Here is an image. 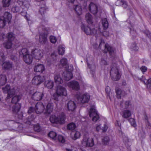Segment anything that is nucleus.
Segmentation results:
<instances>
[{"label":"nucleus","mask_w":151,"mask_h":151,"mask_svg":"<svg viewBox=\"0 0 151 151\" xmlns=\"http://www.w3.org/2000/svg\"><path fill=\"white\" fill-rule=\"evenodd\" d=\"M2 90L4 93H7V99L12 97L18 92V88L16 86L10 87L9 85H6L2 88Z\"/></svg>","instance_id":"nucleus-1"},{"label":"nucleus","mask_w":151,"mask_h":151,"mask_svg":"<svg viewBox=\"0 0 151 151\" xmlns=\"http://www.w3.org/2000/svg\"><path fill=\"white\" fill-rule=\"evenodd\" d=\"M110 72L111 77L112 79L114 81L119 80L120 78L118 66L115 63H113L111 66Z\"/></svg>","instance_id":"nucleus-2"},{"label":"nucleus","mask_w":151,"mask_h":151,"mask_svg":"<svg viewBox=\"0 0 151 151\" xmlns=\"http://www.w3.org/2000/svg\"><path fill=\"white\" fill-rule=\"evenodd\" d=\"M100 49H104V52H108L110 55L113 56L115 54V49L108 44H105L104 41L101 40L99 46Z\"/></svg>","instance_id":"nucleus-3"},{"label":"nucleus","mask_w":151,"mask_h":151,"mask_svg":"<svg viewBox=\"0 0 151 151\" xmlns=\"http://www.w3.org/2000/svg\"><path fill=\"white\" fill-rule=\"evenodd\" d=\"M76 97L78 102L82 104L88 103L90 98L89 95L87 93L81 94L80 93H78Z\"/></svg>","instance_id":"nucleus-4"},{"label":"nucleus","mask_w":151,"mask_h":151,"mask_svg":"<svg viewBox=\"0 0 151 151\" xmlns=\"http://www.w3.org/2000/svg\"><path fill=\"white\" fill-rule=\"evenodd\" d=\"M65 70H66L63 73V76L65 80L69 81L73 77L72 73V71L73 70V65H70L68 66V69Z\"/></svg>","instance_id":"nucleus-5"},{"label":"nucleus","mask_w":151,"mask_h":151,"mask_svg":"<svg viewBox=\"0 0 151 151\" xmlns=\"http://www.w3.org/2000/svg\"><path fill=\"white\" fill-rule=\"evenodd\" d=\"M89 114V116L92 118V120L93 121L96 122L99 119V115L95 109L94 106H92L91 107Z\"/></svg>","instance_id":"nucleus-6"},{"label":"nucleus","mask_w":151,"mask_h":151,"mask_svg":"<svg viewBox=\"0 0 151 151\" xmlns=\"http://www.w3.org/2000/svg\"><path fill=\"white\" fill-rule=\"evenodd\" d=\"M83 145L86 147H92L94 145L93 139L87 136H84L82 141Z\"/></svg>","instance_id":"nucleus-7"},{"label":"nucleus","mask_w":151,"mask_h":151,"mask_svg":"<svg viewBox=\"0 0 151 151\" xmlns=\"http://www.w3.org/2000/svg\"><path fill=\"white\" fill-rule=\"evenodd\" d=\"M81 29L87 35H95L97 33V31L95 29H91L89 27L83 24L81 26Z\"/></svg>","instance_id":"nucleus-8"},{"label":"nucleus","mask_w":151,"mask_h":151,"mask_svg":"<svg viewBox=\"0 0 151 151\" xmlns=\"http://www.w3.org/2000/svg\"><path fill=\"white\" fill-rule=\"evenodd\" d=\"M31 53L33 57L36 59L40 60L43 56L42 51L40 49H33Z\"/></svg>","instance_id":"nucleus-9"},{"label":"nucleus","mask_w":151,"mask_h":151,"mask_svg":"<svg viewBox=\"0 0 151 151\" xmlns=\"http://www.w3.org/2000/svg\"><path fill=\"white\" fill-rule=\"evenodd\" d=\"M56 93L58 96H66L67 94V90L65 87L59 85L56 87Z\"/></svg>","instance_id":"nucleus-10"},{"label":"nucleus","mask_w":151,"mask_h":151,"mask_svg":"<svg viewBox=\"0 0 151 151\" xmlns=\"http://www.w3.org/2000/svg\"><path fill=\"white\" fill-rule=\"evenodd\" d=\"M44 105L40 102L37 103L35 108V110L37 114H40L44 112Z\"/></svg>","instance_id":"nucleus-11"},{"label":"nucleus","mask_w":151,"mask_h":151,"mask_svg":"<svg viewBox=\"0 0 151 151\" xmlns=\"http://www.w3.org/2000/svg\"><path fill=\"white\" fill-rule=\"evenodd\" d=\"M44 95V94L43 92L36 91L33 94L32 98L34 101H40L42 99Z\"/></svg>","instance_id":"nucleus-12"},{"label":"nucleus","mask_w":151,"mask_h":151,"mask_svg":"<svg viewBox=\"0 0 151 151\" xmlns=\"http://www.w3.org/2000/svg\"><path fill=\"white\" fill-rule=\"evenodd\" d=\"M67 86L73 89L78 91L80 89L79 83L76 81H73L68 83Z\"/></svg>","instance_id":"nucleus-13"},{"label":"nucleus","mask_w":151,"mask_h":151,"mask_svg":"<svg viewBox=\"0 0 151 151\" xmlns=\"http://www.w3.org/2000/svg\"><path fill=\"white\" fill-rule=\"evenodd\" d=\"M44 80L43 77L40 76H36L34 77L32 80L33 84L37 85L41 84Z\"/></svg>","instance_id":"nucleus-14"},{"label":"nucleus","mask_w":151,"mask_h":151,"mask_svg":"<svg viewBox=\"0 0 151 151\" xmlns=\"http://www.w3.org/2000/svg\"><path fill=\"white\" fill-rule=\"evenodd\" d=\"M17 2L21 6L22 9L25 8L27 9L29 5V2L27 0H17Z\"/></svg>","instance_id":"nucleus-15"},{"label":"nucleus","mask_w":151,"mask_h":151,"mask_svg":"<svg viewBox=\"0 0 151 151\" xmlns=\"http://www.w3.org/2000/svg\"><path fill=\"white\" fill-rule=\"evenodd\" d=\"M89 9L91 12L93 14H96L98 12V5L93 3H91L89 5Z\"/></svg>","instance_id":"nucleus-16"},{"label":"nucleus","mask_w":151,"mask_h":151,"mask_svg":"<svg viewBox=\"0 0 151 151\" xmlns=\"http://www.w3.org/2000/svg\"><path fill=\"white\" fill-rule=\"evenodd\" d=\"M67 107L70 111H73L76 108V105L75 102L72 101H70L67 104Z\"/></svg>","instance_id":"nucleus-17"},{"label":"nucleus","mask_w":151,"mask_h":151,"mask_svg":"<svg viewBox=\"0 0 151 151\" xmlns=\"http://www.w3.org/2000/svg\"><path fill=\"white\" fill-rule=\"evenodd\" d=\"M35 72L42 73L45 70L44 66L42 64H38L36 65L34 68Z\"/></svg>","instance_id":"nucleus-18"},{"label":"nucleus","mask_w":151,"mask_h":151,"mask_svg":"<svg viewBox=\"0 0 151 151\" xmlns=\"http://www.w3.org/2000/svg\"><path fill=\"white\" fill-rule=\"evenodd\" d=\"M92 60L93 58L91 57H90V58H87L88 66L91 70L92 72H93L95 69L96 67L95 65L93 63Z\"/></svg>","instance_id":"nucleus-19"},{"label":"nucleus","mask_w":151,"mask_h":151,"mask_svg":"<svg viewBox=\"0 0 151 151\" xmlns=\"http://www.w3.org/2000/svg\"><path fill=\"white\" fill-rule=\"evenodd\" d=\"M47 36L45 32L41 33L39 37V42L42 44H45L47 40Z\"/></svg>","instance_id":"nucleus-20"},{"label":"nucleus","mask_w":151,"mask_h":151,"mask_svg":"<svg viewBox=\"0 0 151 151\" xmlns=\"http://www.w3.org/2000/svg\"><path fill=\"white\" fill-rule=\"evenodd\" d=\"M54 78L55 82L56 84H60L63 83V80L60 74H55L54 76Z\"/></svg>","instance_id":"nucleus-21"},{"label":"nucleus","mask_w":151,"mask_h":151,"mask_svg":"<svg viewBox=\"0 0 151 151\" xmlns=\"http://www.w3.org/2000/svg\"><path fill=\"white\" fill-rule=\"evenodd\" d=\"M53 106L52 104H48L46 106V108L44 109V113L46 114H50L52 111Z\"/></svg>","instance_id":"nucleus-22"},{"label":"nucleus","mask_w":151,"mask_h":151,"mask_svg":"<svg viewBox=\"0 0 151 151\" xmlns=\"http://www.w3.org/2000/svg\"><path fill=\"white\" fill-rule=\"evenodd\" d=\"M58 123L62 124L65 123V116L64 113H62L58 116Z\"/></svg>","instance_id":"nucleus-23"},{"label":"nucleus","mask_w":151,"mask_h":151,"mask_svg":"<svg viewBox=\"0 0 151 151\" xmlns=\"http://www.w3.org/2000/svg\"><path fill=\"white\" fill-rule=\"evenodd\" d=\"M70 65H68V60L65 58H63L60 61V65L65 68V69H68V66Z\"/></svg>","instance_id":"nucleus-24"},{"label":"nucleus","mask_w":151,"mask_h":151,"mask_svg":"<svg viewBox=\"0 0 151 151\" xmlns=\"http://www.w3.org/2000/svg\"><path fill=\"white\" fill-rule=\"evenodd\" d=\"M4 19L6 20V22L9 23L10 22L12 18V14L8 12H6L4 14V16L1 17Z\"/></svg>","instance_id":"nucleus-25"},{"label":"nucleus","mask_w":151,"mask_h":151,"mask_svg":"<svg viewBox=\"0 0 151 151\" xmlns=\"http://www.w3.org/2000/svg\"><path fill=\"white\" fill-rule=\"evenodd\" d=\"M2 66L5 70H10L12 68V64L9 61H6L3 63Z\"/></svg>","instance_id":"nucleus-26"},{"label":"nucleus","mask_w":151,"mask_h":151,"mask_svg":"<svg viewBox=\"0 0 151 151\" xmlns=\"http://www.w3.org/2000/svg\"><path fill=\"white\" fill-rule=\"evenodd\" d=\"M19 53L20 55L23 58L29 54V51L27 48H25L21 49L19 52Z\"/></svg>","instance_id":"nucleus-27"},{"label":"nucleus","mask_w":151,"mask_h":151,"mask_svg":"<svg viewBox=\"0 0 151 151\" xmlns=\"http://www.w3.org/2000/svg\"><path fill=\"white\" fill-rule=\"evenodd\" d=\"M24 61L26 63L28 64L31 63L32 61V55L30 54L23 58Z\"/></svg>","instance_id":"nucleus-28"},{"label":"nucleus","mask_w":151,"mask_h":151,"mask_svg":"<svg viewBox=\"0 0 151 151\" xmlns=\"http://www.w3.org/2000/svg\"><path fill=\"white\" fill-rule=\"evenodd\" d=\"M116 92L117 95V97L119 99L122 96H123L125 95V92L123 91H122L119 88H116Z\"/></svg>","instance_id":"nucleus-29"},{"label":"nucleus","mask_w":151,"mask_h":151,"mask_svg":"<svg viewBox=\"0 0 151 151\" xmlns=\"http://www.w3.org/2000/svg\"><path fill=\"white\" fill-rule=\"evenodd\" d=\"M17 93L12 97V103L16 104L21 99L22 96L20 95H16Z\"/></svg>","instance_id":"nucleus-30"},{"label":"nucleus","mask_w":151,"mask_h":151,"mask_svg":"<svg viewBox=\"0 0 151 151\" xmlns=\"http://www.w3.org/2000/svg\"><path fill=\"white\" fill-rule=\"evenodd\" d=\"M45 86L48 88L52 89L54 86V82L50 80H47L45 82Z\"/></svg>","instance_id":"nucleus-31"},{"label":"nucleus","mask_w":151,"mask_h":151,"mask_svg":"<svg viewBox=\"0 0 151 151\" xmlns=\"http://www.w3.org/2000/svg\"><path fill=\"white\" fill-rule=\"evenodd\" d=\"M71 136L73 139L76 140L80 137L81 134L79 132L75 131L71 133Z\"/></svg>","instance_id":"nucleus-32"},{"label":"nucleus","mask_w":151,"mask_h":151,"mask_svg":"<svg viewBox=\"0 0 151 151\" xmlns=\"http://www.w3.org/2000/svg\"><path fill=\"white\" fill-rule=\"evenodd\" d=\"M73 9L76 13L78 15H80L82 13V9L81 6L79 5L74 6Z\"/></svg>","instance_id":"nucleus-33"},{"label":"nucleus","mask_w":151,"mask_h":151,"mask_svg":"<svg viewBox=\"0 0 151 151\" xmlns=\"http://www.w3.org/2000/svg\"><path fill=\"white\" fill-rule=\"evenodd\" d=\"M7 79L5 75H0V86L4 85L6 82Z\"/></svg>","instance_id":"nucleus-34"},{"label":"nucleus","mask_w":151,"mask_h":151,"mask_svg":"<svg viewBox=\"0 0 151 151\" xmlns=\"http://www.w3.org/2000/svg\"><path fill=\"white\" fill-rule=\"evenodd\" d=\"M20 106L19 104H15L12 107V111L14 114H17L19 111L20 108Z\"/></svg>","instance_id":"nucleus-35"},{"label":"nucleus","mask_w":151,"mask_h":151,"mask_svg":"<svg viewBox=\"0 0 151 151\" xmlns=\"http://www.w3.org/2000/svg\"><path fill=\"white\" fill-rule=\"evenodd\" d=\"M102 26L104 29H107L109 26V23L107 19L106 18H104L102 19Z\"/></svg>","instance_id":"nucleus-36"},{"label":"nucleus","mask_w":151,"mask_h":151,"mask_svg":"<svg viewBox=\"0 0 151 151\" xmlns=\"http://www.w3.org/2000/svg\"><path fill=\"white\" fill-rule=\"evenodd\" d=\"M6 37L8 40L12 42L15 38V35L12 32H10L7 34Z\"/></svg>","instance_id":"nucleus-37"},{"label":"nucleus","mask_w":151,"mask_h":151,"mask_svg":"<svg viewBox=\"0 0 151 151\" xmlns=\"http://www.w3.org/2000/svg\"><path fill=\"white\" fill-rule=\"evenodd\" d=\"M12 42L8 40L5 42L3 43L4 47L7 49H10L12 47Z\"/></svg>","instance_id":"nucleus-38"},{"label":"nucleus","mask_w":151,"mask_h":151,"mask_svg":"<svg viewBox=\"0 0 151 151\" xmlns=\"http://www.w3.org/2000/svg\"><path fill=\"white\" fill-rule=\"evenodd\" d=\"M131 114L130 111L129 110H126L123 111L122 116L124 118H127L131 116Z\"/></svg>","instance_id":"nucleus-39"},{"label":"nucleus","mask_w":151,"mask_h":151,"mask_svg":"<svg viewBox=\"0 0 151 151\" xmlns=\"http://www.w3.org/2000/svg\"><path fill=\"white\" fill-rule=\"evenodd\" d=\"M50 120L52 123H58V116H56L54 115H52L50 116Z\"/></svg>","instance_id":"nucleus-40"},{"label":"nucleus","mask_w":151,"mask_h":151,"mask_svg":"<svg viewBox=\"0 0 151 151\" xmlns=\"http://www.w3.org/2000/svg\"><path fill=\"white\" fill-rule=\"evenodd\" d=\"M86 18L88 24H91L92 23V16L89 13H88L86 14Z\"/></svg>","instance_id":"nucleus-41"},{"label":"nucleus","mask_w":151,"mask_h":151,"mask_svg":"<svg viewBox=\"0 0 151 151\" xmlns=\"http://www.w3.org/2000/svg\"><path fill=\"white\" fill-rule=\"evenodd\" d=\"M11 0H2V3L3 7H9L11 4Z\"/></svg>","instance_id":"nucleus-42"},{"label":"nucleus","mask_w":151,"mask_h":151,"mask_svg":"<svg viewBox=\"0 0 151 151\" xmlns=\"http://www.w3.org/2000/svg\"><path fill=\"white\" fill-rule=\"evenodd\" d=\"M76 128V126L75 124L73 123H71L68 124L67 127L68 129L73 130Z\"/></svg>","instance_id":"nucleus-43"},{"label":"nucleus","mask_w":151,"mask_h":151,"mask_svg":"<svg viewBox=\"0 0 151 151\" xmlns=\"http://www.w3.org/2000/svg\"><path fill=\"white\" fill-rule=\"evenodd\" d=\"M58 51L59 54L63 55L65 51V47L62 45H60L58 47Z\"/></svg>","instance_id":"nucleus-44"},{"label":"nucleus","mask_w":151,"mask_h":151,"mask_svg":"<svg viewBox=\"0 0 151 151\" xmlns=\"http://www.w3.org/2000/svg\"><path fill=\"white\" fill-rule=\"evenodd\" d=\"M49 137L53 139H55L56 138L57 134L56 133L53 131L50 132L48 134Z\"/></svg>","instance_id":"nucleus-45"},{"label":"nucleus","mask_w":151,"mask_h":151,"mask_svg":"<svg viewBox=\"0 0 151 151\" xmlns=\"http://www.w3.org/2000/svg\"><path fill=\"white\" fill-rule=\"evenodd\" d=\"M21 8H22L21 6H15L12 8V10L14 12H18L20 11Z\"/></svg>","instance_id":"nucleus-46"},{"label":"nucleus","mask_w":151,"mask_h":151,"mask_svg":"<svg viewBox=\"0 0 151 151\" xmlns=\"http://www.w3.org/2000/svg\"><path fill=\"white\" fill-rule=\"evenodd\" d=\"M140 80L141 81H143L145 84L150 86L151 85V78L147 80L142 78Z\"/></svg>","instance_id":"nucleus-47"},{"label":"nucleus","mask_w":151,"mask_h":151,"mask_svg":"<svg viewBox=\"0 0 151 151\" xmlns=\"http://www.w3.org/2000/svg\"><path fill=\"white\" fill-rule=\"evenodd\" d=\"M6 20L4 19L1 17L0 18V27L3 28L4 27L6 24Z\"/></svg>","instance_id":"nucleus-48"},{"label":"nucleus","mask_w":151,"mask_h":151,"mask_svg":"<svg viewBox=\"0 0 151 151\" xmlns=\"http://www.w3.org/2000/svg\"><path fill=\"white\" fill-rule=\"evenodd\" d=\"M21 14L24 17L27 21H29L30 20L29 15L28 14H27V12L25 11H22Z\"/></svg>","instance_id":"nucleus-49"},{"label":"nucleus","mask_w":151,"mask_h":151,"mask_svg":"<svg viewBox=\"0 0 151 151\" xmlns=\"http://www.w3.org/2000/svg\"><path fill=\"white\" fill-rule=\"evenodd\" d=\"M123 140L124 143L126 145H129L130 143L129 141V139L127 137H124L123 138Z\"/></svg>","instance_id":"nucleus-50"},{"label":"nucleus","mask_w":151,"mask_h":151,"mask_svg":"<svg viewBox=\"0 0 151 151\" xmlns=\"http://www.w3.org/2000/svg\"><path fill=\"white\" fill-rule=\"evenodd\" d=\"M110 140V138L107 136H105L103 139L102 141L104 145H107Z\"/></svg>","instance_id":"nucleus-51"},{"label":"nucleus","mask_w":151,"mask_h":151,"mask_svg":"<svg viewBox=\"0 0 151 151\" xmlns=\"http://www.w3.org/2000/svg\"><path fill=\"white\" fill-rule=\"evenodd\" d=\"M49 39L51 42L52 43H55L57 41V38L53 36H51L49 37Z\"/></svg>","instance_id":"nucleus-52"},{"label":"nucleus","mask_w":151,"mask_h":151,"mask_svg":"<svg viewBox=\"0 0 151 151\" xmlns=\"http://www.w3.org/2000/svg\"><path fill=\"white\" fill-rule=\"evenodd\" d=\"M129 121L131 124L132 126L134 127H135L136 126V124L135 123V121L134 119L133 118H130L129 120Z\"/></svg>","instance_id":"nucleus-53"},{"label":"nucleus","mask_w":151,"mask_h":151,"mask_svg":"<svg viewBox=\"0 0 151 151\" xmlns=\"http://www.w3.org/2000/svg\"><path fill=\"white\" fill-rule=\"evenodd\" d=\"M131 49L137 51L138 50V47L137 46L136 43H133L130 47Z\"/></svg>","instance_id":"nucleus-54"},{"label":"nucleus","mask_w":151,"mask_h":151,"mask_svg":"<svg viewBox=\"0 0 151 151\" xmlns=\"http://www.w3.org/2000/svg\"><path fill=\"white\" fill-rule=\"evenodd\" d=\"M100 64L101 65H106L108 64V63L105 59L102 58L100 62Z\"/></svg>","instance_id":"nucleus-55"},{"label":"nucleus","mask_w":151,"mask_h":151,"mask_svg":"<svg viewBox=\"0 0 151 151\" xmlns=\"http://www.w3.org/2000/svg\"><path fill=\"white\" fill-rule=\"evenodd\" d=\"M34 129L35 131L39 132L41 131V128L40 125L37 124L34 126Z\"/></svg>","instance_id":"nucleus-56"},{"label":"nucleus","mask_w":151,"mask_h":151,"mask_svg":"<svg viewBox=\"0 0 151 151\" xmlns=\"http://www.w3.org/2000/svg\"><path fill=\"white\" fill-rule=\"evenodd\" d=\"M58 139L60 142L63 143L65 142V140L63 136L61 135H59L58 137Z\"/></svg>","instance_id":"nucleus-57"},{"label":"nucleus","mask_w":151,"mask_h":151,"mask_svg":"<svg viewBox=\"0 0 151 151\" xmlns=\"http://www.w3.org/2000/svg\"><path fill=\"white\" fill-rule=\"evenodd\" d=\"M46 8L45 7H41L39 10V12L42 15L44 14L46 12Z\"/></svg>","instance_id":"nucleus-58"},{"label":"nucleus","mask_w":151,"mask_h":151,"mask_svg":"<svg viewBox=\"0 0 151 151\" xmlns=\"http://www.w3.org/2000/svg\"><path fill=\"white\" fill-rule=\"evenodd\" d=\"M5 59V57L4 55V54L3 52H0V63L4 60Z\"/></svg>","instance_id":"nucleus-59"},{"label":"nucleus","mask_w":151,"mask_h":151,"mask_svg":"<svg viewBox=\"0 0 151 151\" xmlns=\"http://www.w3.org/2000/svg\"><path fill=\"white\" fill-rule=\"evenodd\" d=\"M124 1V0H117L116 2V5L117 6L122 5Z\"/></svg>","instance_id":"nucleus-60"},{"label":"nucleus","mask_w":151,"mask_h":151,"mask_svg":"<svg viewBox=\"0 0 151 151\" xmlns=\"http://www.w3.org/2000/svg\"><path fill=\"white\" fill-rule=\"evenodd\" d=\"M40 27V28L42 29L45 32H47L49 30L48 28H46L44 26H41Z\"/></svg>","instance_id":"nucleus-61"},{"label":"nucleus","mask_w":151,"mask_h":151,"mask_svg":"<svg viewBox=\"0 0 151 151\" xmlns=\"http://www.w3.org/2000/svg\"><path fill=\"white\" fill-rule=\"evenodd\" d=\"M123 2L124 3H123L122 6L124 8H127L128 6L127 2L126 1H124Z\"/></svg>","instance_id":"nucleus-62"},{"label":"nucleus","mask_w":151,"mask_h":151,"mask_svg":"<svg viewBox=\"0 0 151 151\" xmlns=\"http://www.w3.org/2000/svg\"><path fill=\"white\" fill-rule=\"evenodd\" d=\"M146 127L149 129H150L151 128V124L149 121L145 122Z\"/></svg>","instance_id":"nucleus-63"},{"label":"nucleus","mask_w":151,"mask_h":151,"mask_svg":"<svg viewBox=\"0 0 151 151\" xmlns=\"http://www.w3.org/2000/svg\"><path fill=\"white\" fill-rule=\"evenodd\" d=\"M141 70L144 73L147 70V68L145 66H142L140 68Z\"/></svg>","instance_id":"nucleus-64"}]
</instances>
